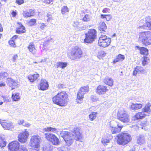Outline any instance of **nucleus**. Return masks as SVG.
I'll return each instance as SVG.
<instances>
[{
  "label": "nucleus",
  "mask_w": 151,
  "mask_h": 151,
  "mask_svg": "<svg viewBox=\"0 0 151 151\" xmlns=\"http://www.w3.org/2000/svg\"><path fill=\"white\" fill-rule=\"evenodd\" d=\"M79 130L78 128L75 127L72 133L62 131L60 135L63 139L67 145L70 146L74 142V140L78 141L81 139V136Z\"/></svg>",
  "instance_id": "obj_1"
},
{
  "label": "nucleus",
  "mask_w": 151,
  "mask_h": 151,
  "mask_svg": "<svg viewBox=\"0 0 151 151\" xmlns=\"http://www.w3.org/2000/svg\"><path fill=\"white\" fill-rule=\"evenodd\" d=\"M68 97L67 93L65 91L58 93L52 98L53 103L60 106H65L67 105Z\"/></svg>",
  "instance_id": "obj_2"
},
{
  "label": "nucleus",
  "mask_w": 151,
  "mask_h": 151,
  "mask_svg": "<svg viewBox=\"0 0 151 151\" xmlns=\"http://www.w3.org/2000/svg\"><path fill=\"white\" fill-rule=\"evenodd\" d=\"M97 37V32L94 29H91L88 30L85 34L84 43L86 44H92Z\"/></svg>",
  "instance_id": "obj_3"
},
{
  "label": "nucleus",
  "mask_w": 151,
  "mask_h": 151,
  "mask_svg": "<svg viewBox=\"0 0 151 151\" xmlns=\"http://www.w3.org/2000/svg\"><path fill=\"white\" fill-rule=\"evenodd\" d=\"M116 137L117 143L123 145L128 144L132 139L131 136L128 133H122L119 134Z\"/></svg>",
  "instance_id": "obj_4"
},
{
  "label": "nucleus",
  "mask_w": 151,
  "mask_h": 151,
  "mask_svg": "<svg viewBox=\"0 0 151 151\" xmlns=\"http://www.w3.org/2000/svg\"><path fill=\"white\" fill-rule=\"evenodd\" d=\"M139 40L145 45H149V39L151 37V32L149 31L140 32Z\"/></svg>",
  "instance_id": "obj_5"
},
{
  "label": "nucleus",
  "mask_w": 151,
  "mask_h": 151,
  "mask_svg": "<svg viewBox=\"0 0 151 151\" xmlns=\"http://www.w3.org/2000/svg\"><path fill=\"white\" fill-rule=\"evenodd\" d=\"M82 52L80 48L75 46L73 48L70 53V58L73 60H78L82 56Z\"/></svg>",
  "instance_id": "obj_6"
},
{
  "label": "nucleus",
  "mask_w": 151,
  "mask_h": 151,
  "mask_svg": "<svg viewBox=\"0 0 151 151\" xmlns=\"http://www.w3.org/2000/svg\"><path fill=\"white\" fill-rule=\"evenodd\" d=\"M98 45L103 47H108L110 45L111 40L110 38L107 37L105 35H102L99 37L98 40Z\"/></svg>",
  "instance_id": "obj_7"
},
{
  "label": "nucleus",
  "mask_w": 151,
  "mask_h": 151,
  "mask_svg": "<svg viewBox=\"0 0 151 151\" xmlns=\"http://www.w3.org/2000/svg\"><path fill=\"white\" fill-rule=\"evenodd\" d=\"M45 137L53 145H58L60 144L59 139L54 134L49 133H46L45 134Z\"/></svg>",
  "instance_id": "obj_8"
},
{
  "label": "nucleus",
  "mask_w": 151,
  "mask_h": 151,
  "mask_svg": "<svg viewBox=\"0 0 151 151\" xmlns=\"http://www.w3.org/2000/svg\"><path fill=\"white\" fill-rule=\"evenodd\" d=\"M40 137L37 135L32 136L30 139V146L34 148L38 149L40 147Z\"/></svg>",
  "instance_id": "obj_9"
},
{
  "label": "nucleus",
  "mask_w": 151,
  "mask_h": 151,
  "mask_svg": "<svg viewBox=\"0 0 151 151\" xmlns=\"http://www.w3.org/2000/svg\"><path fill=\"white\" fill-rule=\"evenodd\" d=\"M117 118L122 122L127 123L130 121L129 117L128 114L125 111H121L117 114Z\"/></svg>",
  "instance_id": "obj_10"
},
{
  "label": "nucleus",
  "mask_w": 151,
  "mask_h": 151,
  "mask_svg": "<svg viewBox=\"0 0 151 151\" xmlns=\"http://www.w3.org/2000/svg\"><path fill=\"white\" fill-rule=\"evenodd\" d=\"M19 143L17 141L11 142L8 145V148L10 151H19Z\"/></svg>",
  "instance_id": "obj_11"
},
{
  "label": "nucleus",
  "mask_w": 151,
  "mask_h": 151,
  "mask_svg": "<svg viewBox=\"0 0 151 151\" xmlns=\"http://www.w3.org/2000/svg\"><path fill=\"white\" fill-rule=\"evenodd\" d=\"M29 135L28 132L27 131L19 134L18 135L19 141L21 143H25L27 140Z\"/></svg>",
  "instance_id": "obj_12"
},
{
  "label": "nucleus",
  "mask_w": 151,
  "mask_h": 151,
  "mask_svg": "<svg viewBox=\"0 0 151 151\" xmlns=\"http://www.w3.org/2000/svg\"><path fill=\"white\" fill-rule=\"evenodd\" d=\"M108 90L106 86L102 85H99L97 87L96 91L97 94L100 95L104 94Z\"/></svg>",
  "instance_id": "obj_13"
},
{
  "label": "nucleus",
  "mask_w": 151,
  "mask_h": 151,
  "mask_svg": "<svg viewBox=\"0 0 151 151\" xmlns=\"http://www.w3.org/2000/svg\"><path fill=\"white\" fill-rule=\"evenodd\" d=\"M146 116L147 114L144 113V111H142L141 112L137 113L132 117V119L134 121L137 120L144 118Z\"/></svg>",
  "instance_id": "obj_14"
},
{
  "label": "nucleus",
  "mask_w": 151,
  "mask_h": 151,
  "mask_svg": "<svg viewBox=\"0 0 151 151\" xmlns=\"http://www.w3.org/2000/svg\"><path fill=\"white\" fill-rule=\"evenodd\" d=\"M18 83L17 81H14L11 78H8L7 79V83L9 86L12 88V89L18 86Z\"/></svg>",
  "instance_id": "obj_15"
},
{
  "label": "nucleus",
  "mask_w": 151,
  "mask_h": 151,
  "mask_svg": "<svg viewBox=\"0 0 151 151\" xmlns=\"http://www.w3.org/2000/svg\"><path fill=\"white\" fill-rule=\"evenodd\" d=\"M49 85L48 82L45 80L42 79L40 84V89L44 91L48 89Z\"/></svg>",
  "instance_id": "obj_16"
},
{
  "label": "nucleus",
  "mask_w": 151,
  "mask_h": 151,
  "mask_svg": "<svg viewBox=\"0 0 151 151\" xmlns=\"http://www.w3.org/2000/svg\"><path fill=\"white\" fill-rule=\"evenodd\" d=\"M1 124L4 128L6 129H12L14 127L12 123H7L5 122L1 123Z\"/></svg>",
  "instance_id": "obj_17"
},
{
  "label": "nucleus",
  "mask_w": 151,
  "mask_h": 151,
  "mask_svg": "<svg viewBox=\"0 0 151 151\" xmlns=\"http://www.w3.org/2000/svg\"><path fill=\"white\" fill-rule=\"evenodd\" d=\"M39 76V75L37 73L29 75L28 76V78L31 82H33L36 81Z\"/></svg>",
  "instance_id": "obj_18"
},
{
  "label": "nucleus",
  "mask_w": 151,
  "mask_h": 151,
  "mask_svg": "<svg viewBox=\"0 0 151 151\" xmlns=\"http://www.w3.org/2000/svg\"><path fill=\"white\" fill-rule=\"evenodd\" d=\"M135 48L138 49L140 51V53L142 55H147L148 54V50L145 47H141L138 46H136Z\"/></svg>",
  "instance_id": "obj_19"
},
{
  "label": "nucleus",
  "mask_w": 151,
  "mask_h": 151,
  "mask_svg": "<svg viewBox=\"0 0 151 151\" xmlns=\"http://www.w3.org/2000/svg\"><path fill=\"white\" fill-rule=\"evenodd\" d=\"M27 48L29 52L32 53L33 55L35 54L36 53L37 50L35 48V45L33 43H30L27 47Z\"/></svg>",
  "instance_id": "obj_20"
},
{
  "label": "nucleus",
  "mask_w": 151,
  "mask_h": 151,
  "mask_svg": "<svg viewBox=\"0 0 151 151\" xmlns=\"http://www.w3.org/2000/svg\"><path fill=\"white\" fill-rule=\"evenodd\" d=\"M137 143L139 145H141L145 143L144 137L141 135H139L136 137Z\"/></svg>",
  "instance_id": "obj_21"
},
{
  "label": "nucleus",
  "mask_w": 151,
  "mask_h": 151,
  "mask_svg": "<svg viewBox=\"0 0 151 151\" xmlns=\"http://www.w3.org/2000/svg\"><path fill=\"white\" fill-rule=\"evenodd\" d=\"M142 107V104L132 103L131 105L130 108L132 110L135 111L140 109Z\"/></svg>",
  "instance_id": "obj_22"
},
{
  "label": "nucleus",
  "mask_w": 151,
  "mask_h": 151,
  "mask_svg": "<svg viewBox=\"0 0 151 151\" xmlns=\"http://www.w3.org/2000/svg\"><path fill=\"white\" fill-rule=\"evenodd\" d=\"M34 13V10L32 9H30L28 12L26 11H23L22 14L24 17L27 18L29 17L33 16Z\"/></svg>",
  "instance_id": "obj_23"
},
{
  "label": "nucleus",
  "mask_w": 151,
  "mask_h": 151,
  "mask_svg": "<svg viewBox=\"0 0 151 151\" xmlns=\"http://www.w3.org/2000/svg\"><path fill=\"white\" fill-rule=\"evenodd\" d=\"M104 83L107 85L111 86L113 83V80L111 78L106 77L104 80Z\"/></svg>",
  "instance_id": "obj_24"
},
{
  "label": "nucleus",
  "mask_w": 151,
  "mask_h": 151,
  "mask_svg": "<svg viewBox=\"0 0 151 151\" xmlns=\"http://www.w3.org/2000/svg\"><path fill=\"white\" fill-rule=\"evenodd\" d=\"M98 28L101 32H106V30L107 29V26L104 22H102L99 24Z\"/></svg>",
  "instance_id": "obj_25"
},
{
  "label": "nucleus",
  "mask_w": 151,
  "mask_h": 151,
  "mask_svg": "<svg viewBox=\"0 0 151 151\" xmlns=\"http://www.w3.org/2000/svg\"><path fill=\"white\" fill-rule=\"evenodd\" d=\"M67 65V63L63 62H58L56 64V66L57 68H60L62 69L64 68Z\"/></svg>",
  "instance_id": "obj_26"
},
{
  "label": "nucleus",
  "mask_w": 151,
  "mask_h": 151,
  "mask_svg": "<svg viewBox=\"0 0 151 151\" xmlns=\"http://www.w3.org/2000/svg\"><path fill=\"white\" fill-rule=\"evenodd\" d=\"M124 59L125 57L124 55L119 54L116 57L115 59L113 61V63H115L118 61H122Z\"/></svg>",
  "instance_id": "obj_27"
},
{
  "label": "nucleus",
  "mask_w": 151,
  "mask_h": 151,
  "mask_svg": "<svg viewBox=\"0 0 151 151\" xmlns=\"http://www.w3.org/2000/svg\"><path fill=\"white\" fill-rule=\"evenodd\" d=\"M140 125L142 127V129H144L145 131L148 129L149 124L146 121H142L140 124Z\"/></svg>",
  "instance_id": "obj_28"
},
{
  "label": "nucleus",
  "mask_w": 151,
  "mask_h": 151,
  "mask_svg": "<svg viewBox=\"0 0 151 151\" xmlns=\"http://www.w3.org/2000/svg\"><path fill=\"white\" fill-rule=\"evenodd\" d=\"M12 97L14 101H18L20 99L19 93H12Z\"/></svg>",
  "instance_id": "obj_29"
},
{
  "label": "nucleus",
  "mask_w": 151,
  "mask_h": 151,
  "mask_svg": "<svg viewBox=\"0 0 151 151\" xmlns=\"http://www.w3.org/2000/svg\"><path fill=\"white\" fill-rule=\"evenodd\" d=\"M112 138V136L111 135H109V138H108L107 137L106 138L105 137H103L102 138L101 140L102 143L104 144H106L107 143H108L109 142V140L111 139Z\"/></svg>",
  "instance_id": "obj_30"
},
{
  "label": "nucleus",
  "mask_w": 151,
  "mask_h": 151,
  "mask_svg": "<svg viewBox=\"0 0 151 151\" xmlns=\"http://www.w3.org/2000/svg\"><path fill=\"white\" fill-rule=\"evenodd\" d=\"M150 104L146 105L142 109V111H144V113L146 112L150 113L151 112V110L150 108Z\"/></svg>",
  "instance_id": "obj_31"
},
{
  "label": "nucleus",
  "mask_w": 151,
  "mask_h": 151,
  "mask_svg": "<svg viewBox=\"0 0 151 151\" xmlns=\"http://www.w3.org/2000/svg\"><path fill=\"white\" fill-rule=\"evenodd\" d=\"M57 129L55 128L52 127H47L44 128L43 129V131L45 132H57Z\"/></svg>",
  "instance_id": "obj_32"
},
{
  "label": "nucleus",
  "mask_w": 151,
  "mask_h": 151,
  "mask_svg": "<svg viewBox=\"0 0 151 151\" xmlns=\"http://www.w3.org/2000/svg\"><path fill=\"white\" fill-rule=\"evenodd\" d=\"M6 145V142L4 138L1 137H0V147H5Z\"/></svg>",
  "instance_id": "obj_33"
},
{
  "label": "nucleus",
  "mask_w": 151,
  "mask_h": 151,
  "mask_svg": "<svg viewBox=\"0 0 151 151\" xmlns=\"http://www.w3.org/2000/svg\"><path fill=\"white\" fill-rule=\"evenodd\" d=\"M79 90L81 92L85 94L86 92H87L89 91V88L88 86H86L81 87Z\"/></svg>",
  "instance_id": "obj_34"
},
{
  "label": "nucleus",
  "mask_w": 151,
  "mask_h": 151,
  "mask_svg": "<svg viewBox=\"0 0 151 151\" xmlns=\"http://www.w3.org/2000/svg\"><path fill=\"white\" fill-rule=\"evenodd\" d=\"M25 31V27L23 25H21L19 28L16 30V32L19 34L23 33Z\"/></svg>",
  "instance_id": "obj_35"
},
{
  "label": "nucleus",
  "mask_w": 151,
  "mask_h": 151,
  "mask_svg": "<svg viewBox=\"0 0 151 151\" xmlns=\"http://www.w3.org/2000/svg\"><path fill=\"white\" fill-rule=\"evenodd\" d=\"M53 146L50 144L43 147V151H52Z\"/></svg>",
  "instance_id": "obj_36"
},
{
  "label": "nucleus",
  "mask_w": 151,
  "mask_h": 151,
  "mask_svg": "<svg viewBox=\"0 0 151 151\" xmlns=\"http://www.w3.org/2000/svg\"><path fill=\"white\" fill-rule=\"evenodd\" d=\"M110 129L112 134L118 133L120 131V129H119V128L117 127H111Z\"/></svg>",
  "instance_id": "obj_37"
},
{
  "label": "nucleus",
  "mask_w": 151,
  "mask_h": 151,
  "mask_svg": "<svg viewBox=\"0 0 151 151\" xmlns=\"http://www.w3.org/2000/svg\"><path fill=\"white\" fill-rule=\"evenodd\" d=\"M151 22V17L150 16H148L144 20H141L140 22V23H144Z\"/></svg>",
  "instance_id": "obj_38"
},
{
  "label": "nucleus",
  "mask_w": 151,
  "mask_h": 151,
  "mask_svg": "<svg viewBox=\"0 0 151 151\" xmlns=\"http://www.w3.org/2000/svg\"><path fill=\"white\" fill-rule=\"evenodd\" d=\"M97 112H92L89 115L90 119L91 121L94 120L96 117Z\"/></svg>",
  "instance_id": "obj_39"
},
{
  "label": "nucleus",
  "mask_w": 151,
  "mask_h": 151,
  "mask_svg": "<svg viewBox=\"0 0 151 151\" xmlns=\"http://www.w3.org/2000/svg\"><path fill=\"white\" fill-rule=\"evenodd\" d=\"M101 18L102 19L105 18L107 21H110L111 19V16L109 14L104 15L101 14Z\"/></svg>",
  "instance_id": "obj_40"
},
{
  "label": "nucleus",
  "mask_w": 151,
  "mask_h": 151,
  "mask_svg": "<svg viewBox=\"0 0 151 151\" xmlns=\"http://www.w3.org/2000/svg\"><path fill=\"white\" fill-rule=\"evenodd\" d=\"M84 94L83 93L81 92L79 90L77 94V99L81 101L83 98Z\"/></svg>",
  "instance_id": "obj_41"
},
{
  "label": "nucleus",
  "mask_w": 151,
  "mask_h": 151,
  "mask_svg": "<svg viewBox=\"0 0 151 151\" xmlns=\"http://www.w3.org/2000/svg\"><path fill=\"white\" fill-rule=\"evenodd\" d=\"M69 9L66 6H63L61 9V12L62 14H65L67 12H68Z\"/></svg>",
  "instance_id": "obj_42"
},
{
  "label": "nucleus",
  "mask_w": 151,
  "mask_h": 151,
  "mask_svg": "<svg viewBox=\"0 0 151 151\" xmlns=\"http://www.w3.org/2000/svg\"><path fill=\"white\" fill-rule=\"evenodd\" d=\"M84 22H88L90 20V16L89 14H85L82 19Z\"/></svg>",
  "instance_id": "obj_43"
},
{
  "label": "nucleus",
  "mask_w": 151,
  "mask_h": 151,
  "mask_svg": "<svg viewBox=\"0 0 151 151\" xmlns=\"http://www.w3.org/2000/svg\"><path fill=\"white\" fill-rule=\"evenodd\" d=\"M149 61V59L148 57H144L142 62V65L143 66H145L148 63V61Z\"/></svg>",
  "instance_id": "obj_44"
},
{
  "label": "nucleus",
  "mask_w": 151,
  "mask_h": 151,
  "mask_svg": "<svg viewBox=\"0 0 151 151\" xmlns=\"http://www.w3.org/2000/svg\"><path fill=\"white\" fill-rule=\"evenodd\" d=\"M9 44L12 46L13 47H16L15 42V41L11 39L9 42Z\"/></svg>",
  "instance_id": "obj_45"
},
{
  "label": "nucleus",
  "mask_w": 151,
  "mask_h": 151,
  "mask_svg": "<svg viewBox=\"0 0 151 151\" xmlns=\"http://www.w3.org/2000/svg\"><path fill=\"white\" fill-rule=\"evenodd\" d=\"M135 68V69H136V70H137L138 71H139L142 73L144 72V68L142 67L137 66Z\"/></svg>",
  "instance_id": "obj_46"
},
{
  "label": "nucleus",
  "mask_w": 151,
  "mask_h": 151,
  "mask_svg": "<svg viewBox=\"0 0 151 151\" xmlns=\"http://www.w3.org/2000/svg\"><path fill=\"white\" fill-rule=\"evenodd\" d=\"M8 76V73L6 72L4 73H0V78H2L6 77Z\"/></svg>",
  "instance_id": "obj_47"
},
{
  "label": "nucleus",
  "mask_w": 151,
  "mask_h": 151,
  "mask_svg": "<svg viewBox=\"0 0 151 151\" xmlns=\"http://www.w3.org/2000/svg\"><path fill=\"white\" fill-rule=\"evenodd\" d=\"M19 151H28L27 149L24 145H21L20 147H19Z\"/></svg>",
  "instance_id": "obj_48"
},
{
  "label": "nucleus",
  "mask_w": 151,
  "mask_h": 151,
  "mask_svg": "<svg viewBox=\"0 0 151 151\" xmlns=\"http://www.w3.org/2000/svg\"><path fill=\"white\" fill-rule=\"evenodd\" d=\"M73 27L78 28L79 29L80 26V24H79V22H74V23L73 24Z\"/></svg>",
  "instance_id": "obj_49"
},
{
  "label": "nucleus",
  "mask_w": 151,
  "mask_h": 151,
  "mask_svg": "<svg viewBox=\"0 0 151 151\" xmlns=\"http://www.w3.org/2000/svg\"><path fill=\"white\" fill-rule=\"evenodd\" d=\"M143 24H145L146 27H147L149 29L151 30V22L144 23Z\"/></svg>",
  "instance_id": "obj_50"
},
{
  "label": "nucleus",
  "mask_w": 151,
  "mask_h": 151,
  "mask_svg": "<svg viewBox=\"0 0 151 151\" xmlns=\"http://www.w3.org/2000/svg\"><path fill=\"white\" fill-rule=\"evenodd\" d=\"M36 22V20L35 19H31L29 22V24L32 25H34Z\"/></svg>",
  "instance_id": "obj_51"
},
{
  "label": "nucleus",
  "mask_w": 151,
  "mask_h": 151,
  "mask_svg": "<svg viewBox=\"0 0 151 151\" xmlns=\"http://www.w3.org/2000/svg\"><path fill=\"white\" fill-rule=\"evenodd\" d=\"M65 147H61L60 148H56L55 151H65Z\"/></svg>",
  "instance_id": "obj_52"
},
{
  "label": "nucleus",
  "mask_w": 151,
  "mask_h": 151,
  "mask_svg": "<svg viewBox=\"0 0 151 151\" xmlns=\"http://www.w3.org/2000/svg\"><path fill=\"white\" fill-rule=\"evenodd\" d=\"M46 25L44 23H41L39 24V27L40 29H43L45 28V27H46Z\"/></svg>",
  "instance_id": "obj_53"
},
{
  "label": "nucleus",
  "mask_w": 151,
  "mask_h": 151,
  "mask_svg": "<svg viewBox=\"0 0 151 151\" xmlns=\"http://www.w3.org/2000/svg\"><path fill=\"white\" fill-rule=\"evenodd\" d=\"M24 2V0H16V3L20 5L23 4Z\"/></svg>",
  "instance_id": "obj_54"
},
{
  "label": "nucleus",
  "mask_w": 151,
  "mask_h": 151,
  "mask_svg": "<svg viewBox=\"0 0 151 151\" xmlns=\"http://www.w3.org/2000/svg\"><path fill=\"white\" fill-rule=\"evenodd\" d=\"M47 17H48V19L47 20V22H50V20L52 19V15L49 14H47Z\"/></svg>",
  "instance_id": "obj_55"
},
{
  "label": "nucleus",
  "mask_w": 151,
  "mask_h": 151,
  "mask_svg": "<svg viewBox=\"0 0 151 151\" xmlns=\"http://www.w3.org/2000/svg\"><path fill=\"white\" fill-rule=\"evenodd\" d=\"M53 1V0H44V2L46 4H52Z\"/></svg>",
  "instance_id": "obj_56"
},
{
  "label": "nucleus",
  "mask_w": 151,
  "mask_h": 151,
  "mask_svg": "<svg viewBox=\"0 0 151 151\" xmlns=\"http://www.w3.org/2000/svg\"><path fill=\"white\" fill-rule=\"evenodd\" d=\"M50 42V41L48 40L45 42L43 44V47H47V44H49Z\"/></svg>",
  "instance_id": "obj_57"
},
{
  "label": "nucleus",
  "mask_w": 151,
  "mask_h": 151,
  "mask_svg": "<svg viewBox=\"0 0 151 151\" xmlns=\"http://www.w3.org/2000/svg\"><path fill=\"white\" fill-rule=\"evenodd\" d=\"M100 55L102 57H104L106 54V53L103 51H101L100 52Z\"/></svg>",
  "instance_id": "obj_58"
},
{
  "label": "nucleus",
  "mask_w": 151,
  "mask_h": 151,
  "mask_svg": "<svg viewBox=\"0 0 151 151\" xmlns=\"http://www.w3.org/2000/svg\"><path fill=\"white\" fill-rule=\"evenodd\" d=\"M86 29V26H83L82 27L80 26L79 27V29L80 30H85Z\"/></svg>",
  "instance_id": "obj_59"
},
{
  "label": "nucleus",
  "mask_w": 151,
  "mask_h": 151,
  "mask_svg": "<svg viewBox=\"0 0 151 151\" xmlns=\"http://www.w3.org/2000/svg\"><path fill=\"white\" fill-rule=\"evenodd\" d=\"M24 122V120L22 119V120H19L18 121V123L19 124H23Z\"/></svg>",
  "instance_id": "obj_60"
},
{
  "label": "nucleus",
  "mask_w": 151,
  "mask_h": 151,
  "mask_svg": "<svg viewBox=\"0 0 151 151\" xmlns=\"http://www.w3.org/2000/svg\"><path fill=\"white\" fill-rule=\"evenodd\" d=\"M146 27L145 24H144V25H142L140 26H139L138 27V29H145Z\"/></svg>",
  "instance_id": "obj_61"
},
{
  "label": "nucleus",
  "mask_w": 151,
  "mask_h": 151,
  "mask_svg": "<svg viewBox=\"0 0 151 151\" xmlns=\"http://www.w3.org/2000/svg\"><path fill=\"white\" fill-rule=\"evenodd\" d=\"M18 57L17 55H14L13 57L12 60L14 61L16 59H17Z\"/></svg>",
  "instance_id": "obj_62"
},
{
  "label": "nucleus",
  "mask_w": 151,
  "mask_h": 151,
  "mask_svg": "<svg viewBox=\"0 0 151 151\" xmlns=\"http://www.w3.org/2000/svg\"><path fill=\"white\" fill-rule=\"evenodd\" d=\"M137 72H138V71H137V70H136V69H135V68H134V70L133 72V75L134 76L136 75L137 74Z\"/></svg>",
  "instance_id": "obj_63"
},
{
  "label": "nucleus",
  "mask_w": 151,
  "mask_h": 151,
  "mask_svg": "<svg viewBox=\"0 0 151 151\" xmlns=\"http://www.w3.org/2000/svg\"><path fill=\"white\" fill-rule=\"evenodd\" d=\"M117 126H118V128H119V129H120V131H121L122 128L123 127V126L122 125L120 124H117Z\"/></svg>",
  "instance_id": "obj_64"
}]
</instances>
